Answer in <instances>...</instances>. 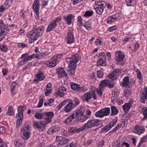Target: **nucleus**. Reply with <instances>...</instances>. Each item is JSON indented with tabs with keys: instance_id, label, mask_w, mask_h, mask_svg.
<instances>
[{
	"instance_id": "473e14b6",
	"label": "nucleus",
	"mask_w": 147,
	"mask_h": 147,
	"mask_svg": "<svg viewBox=\"0 0 147 147\" xmlns=\"http://www.w3.org/2000/svg\"><path fill=\"white\" fill-rule=\"evenodd\" d=\"M14 144L16 146L18 147L24 146V143L18 139L15 140L14 141Z\"/></svg>"
},
{
	"instance_id": "2eb2a0df",
	"label": "nucleus",
	"mask_w": 147,
	"mask_h": 147,
	"mask_svg": "<svg viewBox=\"0 0 147 147\" xmlns=\"http://www.w3.org/2000/svg\"><path fill=\"white\" fill-rule=\"evenodd\" d=\"M82 126L80 128H77L76 127H70L68 130L69 133L71 134H75L79 133L80 131L84 130L82 129Z\"/></svg>"
},
{
	"instance_id": "bf43d9fd",
	"label": "nucleus",
	"mask_w": 147,
	"mask_h": 147,
	"mask_svg": "<svg viewBox=\"0 0 147 147\" xmlns=\"http://www.w3.org/2000/svg\"><path fill=\"white\" fill-rule=\"evenodd\" d=\"M52 131L53 132L55 133L58 131L60 129V128L57 126H54L52 128Z\"/></svg>"
},
{
	"instance_id": "72a5a7b5",
	"label": "nucleus",
	"mask_w": 147,
	"mask_h": 147,
	"mask_svg": "<svg viewBox=\"0 0 147 147\" xmlns=\"http://www.w3.org/2000/svg\"><path fill=\"white\" fill-rule=\"evenodd\" d=\"M34 117L37 119H42L44 117V113L37 112L35 115Z\"/></svg>"
},
{
	"instance_id": "f03ea898",
	"label": "nucleus",
	"mask_w": 147,
	"mask_h": 147,
	"mask_svg": "<svg viewBox=\"0 0 147 147\" xmlns=\"http://www.w3.org/2000/svg\"><path fill=\"white\" fill-rule=\"evenodd\" d=\"M26 109L25 106H19L18 107V113L17 114L16 117H18L17 120L16 127H19L22 125V123L23 119V112Z\"/></svg>"
},
{
	"instance_id": "b1692460",
	"label": "nucleus",
	"mask_w": 147,
	"mask_h": 147,
	"mask_svg": "<svg viewBox=\"0 0 147 147\" xmlns=\"http://www.w3.org/2000/svg\"><path fill=\"white\" fill-rule=\"evenodd\" d=\"M9 29L8 27L6 26L3 28H1L0 33V36H2L3 35H5L9 32Z\"/></svg>"
},
{
	"instance_id": "f257e3e1",
	"label": "nucleus",
	"mask_w": 147,
	"mask_h": 147,
	"mask_svg": "<svg viewBox=\"0 0 147 147\" xmlns=\"http://www.w3.org/2000/svg\"><path fill=\"white\" fill-rule=\"evenodd\" d=\"M66 59H69L70 61L67 73L70 76L74 75L75 73V69L76 67V63L80 59L78 55V54L73 55L71 57L66 58Z\"/></svg>"
},
{
	"instance_id": "c03bdc74",
	"label": "nucleus",
	"mask_w": 147,
	"mask_h": 147,
	"mask_svg": "<svg viewBox=\"0 0 147 147\" xmlns=\"http://www.w3.org/2000/svg\"><path fill=\"white\" fill-rule=\"evenodd\" d=\"M110 129L108 125H107L101 129L100 132L101 133H105L108 131Z\"/></svg>"
},
{
	"instance_id": "603ef678",
	"label": "nucleus",
	"mask_w": 147,
	"mask_h": 147,
	"mask_svg": "<svg viewBox=\"0 0 147 147\" xmlns=\"http://www.w3.org/2000/svg\"><path fill=\"white\" fill-rule=\"evenodd\" d=\"M122 126V125L121 123H118L117 125V126L115 127V128L113 129L109 133H113L116 131H117Z\"/></svg>"
},
{
	"instance_id": "2f4dec72",
	"label": "nucleus",
	"mask_w": 147,
	"mask_h": 147,
	"mask_svg": "<svg viewBox=\"0 0 147 147\" xmlns=\"http://www.w3.org/2000/svg\"><path fill=\"white\" fill-rule=\"evenodd\" d=\"M94 9L95 10L96 13L99 15H101L104 10L103 7H95Z\"/></svg>"
},
{
	"instance_id": "aec40b11",
	"label": "nucleus",
	"mask_w": 147,
	"mask_h": 147,
	"mask_svg": "<svg viewBox=\"0 0 147 147\" xmlns=\"http://www.w3.org/2000/svg\"><path fill=\"white\" fill-rule=\"evenodd\" d=\"M134 132L138 135H140L144 133L145 131L144 128L143 127H140L138 125H136L135 126V129Z\"/></svg>"
},
{
	"instance_id": "338daca9",
	"label": "nucleus",
	"mask_w": 147,
	"mask_h": 147,
	"mask_svg": "<svg viewBox=\"0 0 147 147\" xmlns=\"http://www.w3.org/2000/svg\"><path fill=\"white\" fill-rule=\"evenodd\" d=\"M97 77L99 78H102L103 75V73L101 71H97Z\"/></svg>"
},
{
	"instance_id": "6ab92c4d",
	"label": "nucleus",
	"mask_w": 147,
	"mask_h": 147,
	"mask_svg": "<svg viewBox=\"0 0 147 147\" xmlns=\"http://www.w3.org/2000/svg\"><path fill=\"white\" fill-rule=\"evenodd\" d=\"M120 85L122 87L129 88V76L125 77L123 79V82H121Z\"/></svg>"
},
{
	"instance_id": "37998d69",
	"label": "nucleus",
	"mask_w": 147,
	"mask_h": 147,
	"mask_svg": "<svg viewBox=\"0 0 147 147\" xmlns=\"http://www.w3.org/2000/svg\"><path fill=\"white\" fill-rule=\"evenodd\" d=\"M96 4L97 6H101L102 7L106 5V3L103 1H99L96 2Z\"/></svg>"
},
{
	"instance_id": "cd10ccee",
	"label": "nucleus",
	"mask_w": 147,
	"mask_h": 147,
	"mask_svg": "<svg viewBox=\"0 0 147 147\" xmlns=\"http://www.w3.org/2000/svg\"><path fill=\"white\" fill-rule=\"evenodd\" d=\"M32 7L36 15V18H38L39 17V6H37L35 5H33Z\"/></svg>"
},
{
	"instance_id": "f8f14e48",
	"label": "nucleus",
	"mask_w": 147,
	"mask_h": 147,
	"mask_svg": "<svg viewBox=\"0 0 147 147\" xmlns=\"http://www.w3.org/2000/svg\"><path fill=\"white\" fill-rule=\"evenodd\" d=\"M121 73V70L119 69H116L113 72L109 74V78L113 80L116 79V75Z\"/></svg>"
},
{
	"instance_id": "f3484780",
	"label": "nucleus",
	"mask_w": 147,
	"mask_h": 147,
	"mask_svg": "<svg viewBox=\"0 0 147 147\" xmlns=\"http://www.w3.org/2000/svg\"><path fill=\"white\" fill-rule=\"evenodd\" d=\"M57 73L60 77H65L67 75L64 69L62 68H58L57 69Z\"/></svg>"
},
{
	"instance_id": "79ce46f5",
	"label": "nucleus",
	"mask_w": 147,
	"mask_h": 147,
	"mask_svg": "<svg viewBox=\"0 0 147 147\" xmlns=\"http://www.w3.org/2000/svg\"><path fill=\"white\" fill-rule=\"evenodd\" d=\"M76 111L80 115H82L84 114V113L85 111V109L84 107H80L79 109Z\"/></svg>"
},
{
	"instance_id": "7ed1b4c3",
	"label": "nucleus",
	"mask_w": 147,
	"mask_h": 147,
	"mask_svg": "<svg viewBox=\"0 0 147 147\" xmlns=\"http://www.w3.org/2000/svg\"><path fill=\"white\" fill-rule=\"evenodd\" d=\"M30 128V126L27 124H25L22 127L21 131L22 134V137L24 139L26 140L30 138L31 133Z\"/></svg>"
},
{
	"instance_id": "f704fd0d",
	"label": "nucleus",
	"mask_w": 147,
	"mask_h": 147,
	"mask_svg": "<svg viewBox=\"0 0 147 147\" xmlns=\"http://www.w3.org/2000/svg\"><path fill=\"white\" fill-rule=\"evenodd\" d=\"M68 100H69L68 99L65 100L60 103L57 107V109L58 110H60L63 106H64L66 104L67 102H68Z\"/></svg>"
},
{
	"instance_id": "c85d7f7f",
	"label": "nucleus",
	"mask_w": 147,
	"mask_h": 147,
	"mask_svg": "<svg viewBox=\"0 0 147 147\" xmlns=\"http://www.w3.org/2000/svg\"><path fill=\"white\" fill-rule=\"evenodd\" d=\"M111 113L110 115L112 116L116 115L118 113V110L114 106H112L111 107Z\"/></svg>"
},
{
	"instance_id": "ddd939ff",
	"label": "nucleus",
	"mask_w": 147,
	"mask_h": 147,
	"mask_svg": "<svg viewBox=\"0 0 147 147\" xmlns=\"http://www.w3.org/2000/svg\"><path fill=\"white\" fill-rule=\"evenodd\" d=\"M140 101L142 103H144L146 101L147 104V86L144 91L142 92L141 93Z\"/></svg>"
},
{
	"instance_id": "864d4df0",
	"label": "nucleus",
	"mask_w": 147,
	"mask_h": 147,
	"mask_svg": "<svg viewBox=\"0 0 147 147\" xmlns=\"http://www.w3.org/2000/svg\"><path fill=\"white\" fill-rule=\"evenodd\" d=\"M93 13V12L92 11H87L86 12L84 16L85 17H90L92 15Z\"/></svg>"
},
{
	"instance_id": "5701e85b",
	"label": "nucleus",
	"mask_w": 147,
	"mask_h": 147,
	"mask_svg": "<svg viewBox=\"0 0 147 147\" xmlns=\"http://www.w3.org/2000/svg\"><path fill=\"white\" fill-rule=\"evenodd\" d=\"M43 74L41 72H40L39 73L37 74L36 75V79L34 80V81L36 82H38L39 81H42L45 78V76L43 75Z\"/></svg>"
},
{
	"instance_id": "6e6d98bb",
	"label": "nucleus",
	"mask_w": 147,
	"mask_h": 147,
	"mask_svg": "<svg viewBox=\"0 0 147 147\" xmlns=\"http://www.w3.org/2000/svg\"><path fill=\"white\" fill-rule=\"evenodd\" d=\"M0 50L2 52H5L7 50V47L6 45H1L0 46Z\"/></svg>"
},
{
	"instance_id": "a19ab883",
	"label": "nucleus",
	"mask_w": 147,
	"mask_h": 147,
	"mask_svg": "<svg viewBox=\"0 0 147 147\" xmlns=\"http://www.w3.org/2000/svg\"><path fill=\"white\" fill-rule=\"evenodd\" d=\"M117 121V118H115V119H113L112 121L110 122L109 123V126L111 129L112 127H113L116 124Z\"/></svg>"
},
{
	"instance_id": "3c124183",
	"label": "nucleus",
	"mask_w": 147,
	"mask_h": 147,
	"mask_svg": "<svg viewBox=\"0 0 147 147\" xmlns=\"http://www.w3.org/2000/svg\"><path fill=\"white\" fill-rule=\"evenodd\" d=\"M34 55H30L26 58L23 59V61L25 63H27L28 61L31 60L32 59L34 58Z\"/></svg>"
},
{
	"instance_id": "7c9ffc66",
	"label": "nucleus",
	"mask_w": 147,
	"mask_h": 147,
	"mask_svg": "<svg viewBox=\"0 0 147 147\" xmlns=\"http://www.w3.org/2000/svg\"><path fill=\"white\" fill-rule=\"evenodd\" d=\"M109 83V81L107 80H104L100 82V84L99 85V87H102L103 89V87L107 86Z\"/></svg>"
},
{
	"instance_id": "8fccbe9b",
	"label": "nucleus",
	"mask_w": 147,
	"mask_h": 147,
	"mask_svg": "<svg viewBox=\"0 0 147 147\" xmlns=\"http://www.w3.org/2000/svg\"><path fill=\"white\" fill-rule=\"evenodd\" d=\"M142 113L144 115V119L147 118V107H145L142 109Z\"/></svg>"
},
{
	"instance_id": "13d9d810",
	"label": "nucleus",
	"mask_w": 147,
	"mask_h": 147,
	"mask_svg": "<svg viewBox=\"0 0 147 147\" xmlns=\"http://www.w3.org/2000/svg\"><path fill=\"white\" fill-rule=\"evenodd\" d=\"M69 141V139H66L63 138V139L62 141H61V145L66 144Z\"/></svg>"
},
{
	"instance_id": "4c0bfd02",
	"label": "nucleus",
	"mask_w": 147,
	"mask_h": 147,
	"mask_svg": "<svg viewBox=\"0 0 147 147\" xmlns=\"http://www.w3.org/2000/svg\"><path fill=\"white\" fill-rule=\"evenodd\" d=\"M123 109L125 114L129 111V103H125L122 107Z\"/></svg>"
},
{
	"instance_id": "4468645a",
	"label": "nucleus",
	"mask_w": 147,
	"mask_h": 147,
	"mask_svg": "<svg viewBox=\"0 0 147 147\" xmlns=\"http://www.w3.org/2000/svg\"><path fill=\"white\" fill-rule=\"evenodd\" d=\"M56 58V57L55 56L51 58V60L46 62V64L51 67H55L57 64L56 63V61L55 60Z\"/></svg>"
},
{
	"instance_id": "bb28decb",
	"label": "nucleus",
	"mask_w": 147,
	"mask_h": 147,
	"mask_svg": "<svg viewBox=\"0 0 147 147\" xmlns=\"http://www.w3.org/2000/svg\"><path fill=\"white\" fill-rule=\"evenodd\" d=\"M104 116L108 115L110 113V109L109 107L101 109Z\"/></svg>"
},
{
	"instance_id": "39448f33",
	"label": "nucleus",
	"mask_w": 147,
	"mask_h": 147,
	"mask_svg": "<svg viewBox=\"0 0 147 147\" xmlns=\"http://www.w3.org/2000/svg\"><path fill=\"white\" fill-rule=\"evenodd\" d=\"M91 95L94 99L95 100L96 99L97 97L96 96L94 89H92L91 90V92H86L85 93L84 95L82 96V99L83 100L88 102L89 100L92 98Z\"/></svg>"
},
{
	"instance_id": "c9c22d12",
	"label": "nucleus",
	"mask_w": 147,
	"mask_h": 147,
	"mask_svg": "<svg viewBox=\"0 0 147 147\" xmlns=\"http://www.w3.org/2000/svg\"><path fill=\"white\" fill-rule=\"evenodd\" d=\"M95 115L96 117L100 118H102L104 117L101 109L100 110L96 112L95 113Z\"/></svg>"
},
{
	"instance_id": "58836bf2",
	"label": "nucleus",
	"mask_w": 147,
	"mask_h": 147,
	"mask_svg": "<svg viewBox=\"0 0 147 147\" xmlns=\"http://www.w3.org/2000/svg\"><path fill=\"white\" fill-rule=\"evenodd\" d=\"M63 139V138L60 136H57L56 138L55 143H56L59 146H61V142Z\"/></svg>"
},
{
	"instance_id": "c756f323",
	"label": "nucleus",
	"mask_w": 147,
	"mask_h": 147,
	"mask_svg": "<svg viewBox=\"0 0 147 147\" xmlns=\"http://www.w3.org/2000/svg\"><path fill=\"white\" fill-rule=\"evenodd\" d=\"M14 112L13 108L11 105H9L8 107V111L7 112L6 114L7 115H12L14 114Z\"/></svg>"
},
{
	"instance_id": "dca6fc26",
	"label": "nucleus",
	"mask_w": 147,
	"mask_h": 147,
	"mask_svg": "<svg viewBox=\"0 0 147 147\" xmlns=\"http://www.w3.org/2000/svg\"><path fill=\"white\" fill-rule=\"evenodd\" d=\"M74 107V105L71 101L63 108V110L65 112L67 113L71 111Z\"/></svg>"
},
{
	"instance_id": "052dcab7",
	"label": "nucleus",
	"mask_w": 147,
	"mask_h": 147,
	"mask_svg": "<svg viewBox=\"0 0 147 147\" xmlns=\"http://www.w3.org/2000/svg\"><path fill=\"white\" fill-rule=\"evenodd\" d=\"M127 89L124 90V94L126 98L128 97L129 96V90L128 87Z\"/></svg>"
},
{
	"instance_id": "680f3d73",
	"label": "nucleus",
	"mask_w": 147,
	"mask_h": 147,
	"mask_svg": "<svg viewBox=\"0 0 147 147\" xmlns=\"http://www.w3.org/2000/svg\"><path fill=\"white\" fill-rule=\"evenodd\" d=\"M76 90L78 91L85 92L86 91V89L84 87H81L79 85V87L76 88Z\"/></svg>"
},
{
	"instance_id": "412c9836",
	"label": "nucleus",
	"mask_w": 147,
	"mask_h": 147,
	"mask_svg": "<svg viewBox=\"0 0 147 147\" xmlns=\"http://www.w3.org/2000/svg\"><path fill=\"white\" fill-rule=\"evenodd\" d=\"M57 26V24L54 22L53 20L48 25L47 29V32H50L55 29Z\"/></svg>"
},
{
	"instance_id": "4d7b16f0",
	"label": "nucleus",
	"mask_w": 147,
	"mask_h": 147,
	"mask_svg": "<svg viewBox=\"0 0 147 147\" xmlns=\"http://www.w3.org/2000/svg\"><path fill=\"white\" fill-rule=\"evenodd\" d=\"M79 87V85L74 83H72L71 85V88L73 90H76V88Z\"/></svg>"
},
{
	"instance_id": "49530a36",
	"label": "nucleus",
	"mask_w": 147,
	"mask_h": 147,
	"mask_svg": "<svg viewBox=\"0 0 147 147\" xmlns=\"http://www.w3.org/2000/svg\"><path fill=\"white\" fill-rule=\"evenodd\" d=\"M54 102V100L53 98H50L47 101L44 102V105L45 106H51V104L53 102Z\"/></svg>"
},
{
	"instance_id": "ea45409f",
	"label": "nucleus",
	"mask_w": 147,
	"mask_h": 147,
	"mask_svg": "<svg viewBox=\"0 0 147 147\" xmlns=\"http://www.w3.org/2000/svg\"><path fill=\"white\" fill-rule=\"evenodd\" d=\"M88 118V117L87 116H85L83 114L82 115H80L78 120L80 122H83L86 121Z\"/></svg>"
},
{
	"instance_id": "9b49d317",
	"label": "nucleus",
	"mask_w": 147,
	"mask_h": 147,
	"mask_svg": "<svg viewBox=\"0 0 147 147\" xmlns=\"http://www.w3.org/2000/svg\"><path fill=\"white\" fill-rule=\"evenodd\" d=\"M44 118L47 120V121L45 122V123L47 124L51 121V119L54 115L53 112H48L44 113Z\"/></svg>"
},
{
	"instance_id": "423d86ee",
	"label": "nucleus",
	"mask_w": 147,
	"mask_h": 147,
	"mask_svg": "<svg viewBox=\"0 0 147 147\" xmlns=\"http://www.w3.org/2000/svg\"><path fill=\"white\" fill-rule=\"evenodd\" d=\"M74 30H68L65 38L67 43L71 44L74 42Z\"/></svg>"
},
{
	"instance_id": "393cba45",
	"label": "nucleus",
	"mask_w": 147,
	"mask_h": 147,
	"mask_svg": "<svg viewBox=\"0 0 147 147\" xmlns=\"http://www.w3.org/2000/svg\"><path fill=\"white\" fill-rule=\"evenodd\" d=\"M73 17L71 14H69L66 16H64L63 18H64V20L66 23L69 25L71 23Z\"/></svg>"
},
{
	"instance_id": "a211bd4d",
	"label": "nucleus",
	"mask_w": 147,
	"mask_h": 147,
	"mask_svg": "<svg viewBox=\"0 0 147 147\" xmlns=\"http://www.w3.org/2000/svg\"><path fill=\"white\" fill-rule=\"evenodd\" d=\"M45 125H47L46 123H44V122H43L42 121L34 122L33 123L34 127L38 129L43 128L45 127Z\"/></svg>"
},
{
	"instance_id": "1a4fd4ad",
	"label": "nucleus",
	"mask_w": 147,
	"mask_h": 147,
	"mask_svg": "<svg viewBox=\"0 0 147 147\" xmlns=\"http://www.w3.org/2000/svg\"><path fill=\"white\" fill-rule=\"evenodd\" d=\"M99 59L97 61V66H98L102 65L106 62V55L103 52L99 54Z\"/></svg>"
},
{
	"instance_id": "de8ad7c7",
	"label": "nucleus",
	"mask_w": 147,
	"mask_h": 147,
	"mask_svg": "<svg viewBox=\"0 0 147 147\" xmlns=\"http://www.w3.org/2000/svg\"><path fill=\"white\" fill-rule=\"evenodd\" d=\"M32 55H34V58H36L39 59H40L42 57V53H40V52H38L35 54H32Z\"/></svg>"
},
{
	"instance_id": "0eeeda50",
	"label": "nucleus",
	"mask_w": 147,
	"mask_h": 147,
	"mask_svg": "<svg viewBox=\"0 0 147 147\" xmlns=\"http://www.w3.org/2000/svg\"><path fill=\"white\" fill-rule=\"evenodd\" d=\"M125 57L124 54L121 51H116L115 52V59L117 61V65H121L122 63H120L123 59Z\"/></svg>"
},
{
	"instance_id": "e433bc0d",
	"label": "nucleus",
	"mask_w": 147,
	"mask_h": 147,
	"mask_svg": "<svg viewBox=\"0 0 147 147\" xmlns=\"http://www.w3.org/2000/svg\"><path fill=\"white\" fill-rule=\"evenodd\" d=\"M16 85V83L15 82H13L10 86L12 93L13 94L15 93V90Z\"/></svg>"
},
{
	"instance_id": "a878e982",
	"label": "nucleus",
	"mask_w": 147,
	"mask_h": 147,
	"mask_svg": "<svg viewBox=\"0 0 147 147\" xmlns=\"http://www.w3.org/2000/svg\"><path fill=\"white\" fill-rule=\"evenodd\" d=\"M73 117L71 115L69 116L65 120L63 121L64 123L68 125H71L73 123L72 119H73Z\"/></svg>"
},
{
	"instance_id": "0e129e2a",
	"label": "nucleus",
	"mask_w": 147,
	"mask_h": 147,
	"mask_svg": "<svg viewBox=\"0 0 147 147\" xmlns=\"http://www.w3.org/2000/svg\"><path fill=\"white\" fill-rule=\"evenodd\" d=\"M126 36L125 37V38L123 41L122 44L124 45L126 42L129 41V36L127 34L126 35Z\"/></svg>"
},
{
	"instance_id": "09e8293b",
	"label": "nucleus",
	"mask_w": 147,
	"mask_h": 147,
	"mask_svg": "<svg viewBox=\"0 0 147 147\" xmlns=\"http://www.w3.org/2000/svg\"><path fill=\"white\" fill-rule=\"evenodd\" d=\"M71 116H73V118L74 119V118H76V119H79L80 115L78 113V112H77L76 111L75 112L72 113L71 115Z\"/></svg>"
},
{
	"instance_id": "9d476101",
	"label": "nucleus",
	"mask_w": 147,
	"mask_h": 147,
	"mask_svg": "<svg viewBox=\"0 0 147 147\" xmlns=\"http://www.w3.org/2000/svg\"><path fill=\"white\" fill-rule=\"evenodd\" d=\"M36 35L32 30L30 33L27 35V36L29 39V43L31 44L37 40V38L39 37Z\"/></svg>"
},
{
	"instance_id": "20e7f679",
	"label": "nucleus",
	"mask_w": 147,
	"mask_h": 147,
	"mask_svg": "<svg viewBox=\"0 0 147 147\" xmlns=\"http://www.w3.org/2000/svg\"><path fill=\"white\" fill-rule=\"evenodd\" d=\"M98 120L89 119L87 122L82 126L83 130H85L86 129H90L93 127L97 126L99 125Z\"/></svg>"
},
{
	"instance_id": "5fc2aeb1",
	"label": "nucleus",
	"mask_w": 147,
	"mask_h": 147,
	"mask_svg": "<svg viewBox=\"0 0 147 147\" xmlns=\"http://www.w3.org/2000/svg\"><path fill=\"white\" fill-rule=\"evenodd\" d=\"M103 89L102 87H99L98 89H97L96 92L97 94L100 97L102 95V91Z\"/></svg>"
},
{
	"instance_id": "774afa93",
	"label": "nucleus",
	"mask_w": 147,
	"mask_h": 147,
	"mask_svg": "<svg viewBox=\"0 0 147 147\" xmlns=\"http://www.w3.org/2000/svg\"><path fill=\"white\" fill-rule=\"evenodd\" d=\"M84 26L88 30H90L91 28L90 24L88 23H85L84 25Z\"/></svg>"
},
{
	"instance_id": "4be33fe9",
	"label": "nucleus",
	"mask_w": 147,
	"mask_h": 147,
	"mask_svg": "<svg viewBox=\"0 0 147 147\" xmlns=\"http://www.w3.org/2000/svg\"><path fill=\"white\" fill-rule=\"evenodd\" d=\"M118 17V15L116 14H113L108 18L107 20V22L109 23L115 22L117 20Z\"/></svg>"
},
{
	"instance_id": "e2e57ef3",
	"label": "nucleus",
	"mask_w": 147,
	"mask_h": 147,
	"mask_svg": "<svg viewBox=\"0 0 147 147\" xmlns=\"http://www.w3.org/2000/svg\"><path fill=\"white\" fill-rule=\"evenodd\" d=\"M43 102V99L42 98H41L40 100L39 103L37 106V107L38 108L41 107L42 105Z\"/></svg>"
},
{
	"instance_id": "69168bd1",
	"label": "nucleus",
	"mask_w": 147,
	"mask_h": 147,
	"mask_svg": "<svg viewBox=\"0 0 147 147\" xmlns=\"http://www.w3.org/2000/svg\"><path fill=\"white\" fill-rule=\"evenodd\" d=\"M136 72L137 73V77L140 80H142V78L141 72L138 70L137 69Z\"/></svg>"
},
{
	"instance_id": "a18cd8bd",
	"label": "nucleus",
	"mask_w": 147,
	"mask_h": 147,
	"mask_svg": "<svg viewBox=\"0 0 147 147\" xmlns=\"http://www.w3.org/2000/svg\"><path fill=\"white\" fill-rule=\"evenodd\" d=\"M139 47V45L138 44L136 43L135 44H131L129 48H131L132 50L136 51L138 49Z\"/></svg>"
},
{
	"instance_id": "6e6552de",
	"label": "nucleus",
	"mask_w": 147,
	"mask_h": 147,
	"mask_svg": "<svg viewBox=\"0 0 147 147\" xmlns=\"http://www.w3.org/2000/svg\"><path fill=\"white\" fill-rule=\"evenodd\" d=\"M32 30L36 33L37 35L40 37L42 34L44 30V28L42 26L37 27L36 26H34Z\"/></svg>"
}]
</instances>
